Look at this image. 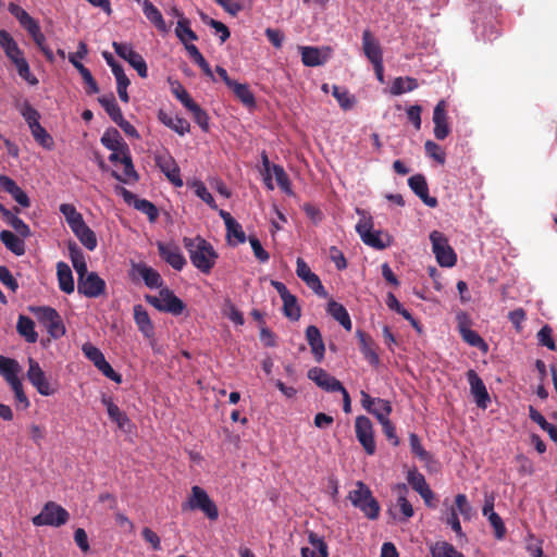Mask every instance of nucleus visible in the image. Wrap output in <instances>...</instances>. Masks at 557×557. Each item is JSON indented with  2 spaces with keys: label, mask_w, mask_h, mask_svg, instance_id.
I'll return each instance as SVG.
<instances>
[{
  "label": "nucleus",
  "mask_w": 557,
  "mask_h": 557,
  "mask_svg": "<svg viewBox=\"0 0 557 557\" xmlns=\"http://www.w3.org/2000/svg\"><path fill=\"white\" fill-rule=\"evenodd\" d=\"M183 245L189 255L193 265L205 274H209L219 258L213 246L201 236L184 237Z\"/></svg>",
  "instance_id": "nucleus-1"
},
{
  "label": "nucleus",
  "mask_w": 557,
  "mask_h": 557,
  "mask_svg": "<svg viewBox=\"0 0 557 557\" xmlns=\"http://www.w3.org/2000/svg\"><path fill=\"white\" fill-rule=\"evenodd\" d=\"M21 371L22 368L17 360L0 355V375L10 385L16 401L22 404L23 408L26 409L30 404L24 393L22 381L18 377Z\"/></svg>",
  "instance_id": "nucleus-2"
},
{
  "label": "nucleus",
  "mask_w": 557,
  "mask_h": 557,
  "mask_svg": "<svg viewBox=\"0 0 557 557\" xmlns=\"http://www.w3.org/2000/svg\"><path fill=\"white\" fill-rule=\"evenodd\" d=\"M348 499L354 507L358 508L368 519L375 520L380 516V504L373 497L371 490L362 481L356 483V488L349 491Z\"/></svg>",
  "instance_id": "nucleus-3"
},
{
  "label": "nucleus",
  "mask_w": 557,
  "mask_h": 557,
  "mask_svg": "<svg viewBox=\"0 0 557 557\" xmlns=\"http://www.w3.org/2000/svg\"><path fill=\"white\" fill-rule=\"evenodd\" d=\"M182 510H200L210 520H216L219 517L216 505L209 497L208 493L198 485L191 487L190 496L187 502L182 504Z\"/></svg>",
  "instance_id": "nucleus-4"
},
{
  "label": "nucleus",
  "mask_w": 557,
  "mask_h": 557,
  "mask_svg": "<svg viewBox=\"0 0 557 557\" xmlns=\"http://www.w3.org/2000/svg\"><path fill=\"white\" fill-rule=\"evenodd\" d=\"M145 300L161 312H169L173 315L183 313L186 305L168 287L161 288L159 296L146 295Z\"/></svg>",
  "instance_id": "nucleus-5"
},
{
  "label": "nucleus",
  "mask_w": 557,
  "mask_h": 557,
  "mask_svg": "<svg viewBox=\"0 0 557 557\" xmlns=\"http://www.w3.org/2000/svg\"><path fill=\"white\" fill-rule=\"evenodd\" d=\"M70 519V513L65 508L54 502H48L44 505L41 511L33 517L32 522L36 527L50 525L61 527Z\"/></svg>",
  "instance_id": "nucleus-6"
},
{
  "label": "nucleus",
  "mask_w": 557,
  "mask_h": 557,
  "mask_svg": "<svg viewBox=\"0 0 557 557\" xmlns=\"http://www.w3.org/2000/svg\"><path fill=\"white\" fill-rule=\"evenodd\" d=\"M26 376L29 383L42 396L54 395L59 389L58 383L50 382L38 361L33 358H28V370Z\"/></svg>",
  "instance_id": "nucleus-7"
},
{
  "label": "nucleus",
  "mask_w": 557,
  "mask_h": 557,
  "mask_svg": "<svg viewBox=\"0 0 557 557\" xmlns=\"http://www.w3.org/2000/svg\"><path fill=\"white\" fill-rule=\"evenodd\" d=\"M432 243V251L441 267H454L457 262V255L448 244L447 237L438 231H433L430 234Z\"/></svg>",
  "instance_id": "nucleus-8"
},
{
  "label": "nucleus",
  "mask_w": 557,
  "mask_h": 557,
  "mask_svg": "<svg viewBox=\"0 0 557 557\" xmlns=\"http://www.w3.org/2000/svg\"><path fill=\"white\" fill-rule=\"evenodd\" d=\"M87 54V45L84 41H79L76 52L70 53L69 61L82 75V78L86 84V94L94 95L99 92V86L96 79L92 77L90 71L79 61V59L86 58Z\"/></svg>",
  "instance_id": "nucleus-9"
},
{
  "label": "nucleus",
  "mask_w": 557,
  "mask_h": 557,
  "mask_svg": "<svg viewBox=\"0 0 557 557\" xmlns=\"http://www.w3.org/2000/svg\"><path fill=\"white\" fill-rule=\"evenodd\" d=\"M84 356L94 363V366L108 379L115 383L122 382V375L113 370L110 363L106 360L102 351L90 343H85L82 346Z\"/></svg>",
  "instance_id": "nucleus-10"
},
{
  "label": "nucleus",
  "mask_w": 557,
  "mask_h": 557,
  "mask_svg": "<svg viewBox=\"0 0 557 557\" xmlns=\"http://www.w3.org/2000/svg\"><path fill=\"white\" fill-rule=\"evenodd\" d=\"M114 190L123 197L127 205H133L135 209L146 214L151 223L158 220L159 210L151 201L137 198L135 194L121 185L115 186Z\"/></svg>",
  "instance_id": "nucleus-11"
},
{
  "label": "nucleus",
  "mask_w": 557,
  "mask_h": 557,
  "mask_svg": "<svg viewBox=\"0 0 557 557\" xmlns=\"http://www.w3.org/2000/svg\"><path fill=\"white\" fill-rule=\"evenodd\" d=\"M115 53L127 61L132 67H134L141 78L148 76V67L145 59L133 47L128 44L116 42L112 44Z\"/></svg>",
  "instance_id": "nucleus-12"
},
{
  "label": "nucleus",
  "mask_w": 557,
  "mask_h": 557,
  "mask_svg": "<svg viewBox=\"0 0 557 557\" xmlns=\"http://www.w3.org/2000/svg\"><path fill=\"white\" fill-rule=\"evenodd\" d=\"M356 437L368 455H374L376 445L374 441L373 425L366 416H359L355 421Z\"/></svg>",
  "instance_id": "nucleus-13"
},
{
  "label": "nucleus",
  "mask_w": 557,
  "mask_h": 557,
  "mask_svg": "<svg viewBox=\"0 0 557 557\" xmlns=\"http://www.w3.org/2000/svg\"><path fill=\"white\" fill-rule=\"evenodd\" d=\"M154 161L160 171L165 177L175 186L182 187L183 180L181 178V170L175 159L168 152L157 153Z\"/></svg>",
  "instance_id": "nucleus-14"
},
{
  "label": "nucleus",
  "mask_w": 557,
  "mask_h": 557,
  "mask_svg": "<svg viewBox=\"0 0 557 557\" xmlns=\"http://www.w3.org/2000/svg\"><path fill=\"white\" fill-rule=\"evenodd\" d=\"M107 284L98 273L90 272L88 276L77 280V292L88 298H98L104 295Z\"/></svg>",
  "instance_id": "nucleus-15"
},
{
  "label": "nucleus",
  "mask_w": 557,
  "mask_h": 557,
  "mask_svg": "<svg viewBox=\"0 0 557 557\" xmlns=\"http://www.w3.org/2000/svg\"><path fill=\"white\" fill-rule=\"evenodd\" d=\"M466 375L468 383L470 385V392L474 397L476 406L479 408L486 409L491 401V398L484 382L472 369L468 370Z\"/></svg>",
  "instance_id": "nucleus-16"
},
{
  "label": "nucleus",
  "mask_w": 557,
  "mask_h": 557,
  "mask_svg": "<svg viewBox=\"0 0 557 557\" xmlns=\"http://www.w3.org/2000/svg\"><path fill=\"white\" fill-rule=\"evenodd\" d=\"M296 264V273L298 277H300L318 296L326 297L327 294L321 283V280L315 273L311 272L304 259L298 258Z\"/></svg>",
  "instance_id": "nucleus-17"
},
{
  "label": "nucleus",
  "mask_w": 557,
  "mask_h": 557,
  "mask_svg": "<svg viewBox=\"0 0 557 557\" xmlns=\"http://www.w3.org/2000/svg\"><path fill=\"white\" fill-rule=\"evenodd\" d=\"M157 246L160 257L173 269L181 271L186 265V259L178 246L162 242H158Z\"/></svg>",
  "instance_id": "nucleus-18"
},
{
  "label": "nucleus",
  "mask_w": 557,
  "mask_h": 557,
  "mask_svg": "<svg viewBox=\"0 0 557 557\" xmlns=\"http://www.w3.org/2000/svg\"><path fill=\"white\" fill-rule=\"evenodd\" d=\"M447 103L445 100H441L434 108L433 111V123H434V136L438 140H444L450 133L447 117Z\"/></svg>",
  "instance_id": "nucleus-19"
},
{
  "label": "nucleus",
  "mask_w": 557,
  "mask_h": 557,
  "mask_svg": "<svg viewBox=\"0 0 557 557\" xmlns=\"http://www.w3.org/2000/svg\"><path fill=\"white\" fill-rule=\"evenodd\" d=\"M410 189L430 208H435L438 201L429 195V186L424 175L414 174L408 178Z\"/></svg>",
  "instance_id": "nucleus-20"
},
{
  "label": "nucleus",
  "mask_w": 557,
  "mask_h": 557,
  "mask_svg": "<svg viewBox=\"0 0 557 557\" xmlns=\"http://www.w3.org/2000/svg\"><path fill=\"white\" fill-rule=\"evenodd\" d=\"M308 377L326 392L334 393L338 389H343V384L322 368L314 367L310 369L308 371Z\"/></svg>",
  "instance_id": "nucleus-21"
},
{
  "label": "nucleus",
  "mask_w": 557,
  "mask_h": 557,
  "mask_svg": "<svg viewBox=\"0 0 557 557\" xmlns=\"http://www.w3.org/2000/svg\"><path fill=\"white\" fill-rule=\"evenodd\" d=\"M0 187L3 191L11 195V197L23 208H28L30 206V200L27 194L11 177L0 174Z\"/></svg>",
  "instance_id": "nucleus-22"
},
{
  "label": "nucleus",
  "mask_w": 557,
  "mask_h": 557,
  "mask_svg": "<svg viewBox=\"0 0 557 557\" xmlns=\"http://www.w3.org/2000/svg\"><path fill=\"white\" fill-rule=\"evenodd\" d=\"M356 336L359 341L360 350L366 360L372 366L380 363V357L376 352V344L373 338L362 330H357Z\"/></svg>",
  "instance_id": "nucleus-23"
},
{
  "label": "nucleus",
  "mask_w": 557,
  "mask_h": 557,
  "mask_svg": "<svg viewBox=\"0 0 557 557\" xmlns=\"http://www.w3.org/2000/svg\"><path fill=\"white\" fill-rule=\"evenodd\" d=\"M362 50L370 62L383 59L381 45L369 29H364L362 33Z\"/></svg>",
  "instance_id": "nucleus-24"
},
{
  "label": "nucleus",
  "mask_w": 557,
  "mask_h": 557,
  "mask_svg": "<svg viewBox=\"0 0 557 557\" xmlns=\"http://www.w3.org/2000/svg\"><path fill=\"white\" fill-rule=\"evenodd\" d=\"M306 339L315 361L321 362L324 358L325 346L320 330L315 325H309L306 330Z\"/></svg>",
  "instance_id": "nucleus-25"
},
{
  "label": "nucleus",
  "mask_w": 557,
  "mask_h": 557,
  "mask_svg": "<svg viewBox=\"0 0 557 557\" xmlns=\"http://www.w3.org/2000/svg\"><path fill=\"white\" fill-rule=\"evenodd\" d=\"M67 249L73 268L78 276L77 280L88 276L90 272H88L85 256L78 245L75 242H69Z\"/></svg>",
  "instance_id": "nucleus-26"
},
{
  "label": "nucleus",
  "mask_w": 557,
  "mask_h": 557,
  "mask_svg": "<svg viewBox=\"0 0 557 557\" xmlns=\"http://www.w3.org/2000/svg\"><path fill=\"white\" fill-rule=\"evenodd\" d=\"M133 311L134 320L138 330L145 337L152 338L154 336V326L147 310L143 305H135Z\"/></svg>",
  "instance_id": "nucleus-27"
},
{
  "label": "nucleus",
  "mask_w": 557,
  "mask_h": 557,
  "mask_svg": "<svg viewBox=\"0 0 557 557\" xmlns=\"http://www.w3.org/2000/svg\"><path fill=\"white\" fill-rule=\"evenodd\" d=\"M101 403L106 406L110 420L116 423L120 430L125 431L126 426L131 424V420L125 412H123L112 400L111 397L102 396Z\"/></svg>",
  "instance_id": "nucleus-28"
},
{
  "label": "nucleus",
  "mask_w": 557,
  "mask_h": 557,
  "mask_svg": "<svg viewBox=\"0 0 557 557\" xmlns=\"http://www.w3.org/2000/svg\"><path fill=\"white\" fill-rule=\"evenodd\" d=\"M158 119L162 124L177 133L180 136H184L190 129L188 121L178 115H172L160 110L158 113Z\"/></svg>",
  "instance_id": "nucleus-29"
},
{
  "label": "nucleus",
  "mask_w": 557,
  "mask_h": 557,
  "mask_svg": "<svg viewBox=\"0 0 557 557\" xmlns=\"http://www.w3.org/2000/svg\"><path fill=\"white\" fill-rule=\"evenodd\" d=\"M57 277L59 288L65 294H72L75 289L74 277L67 263L59 261L57 263Z\"/></svg>",
  "instance_id": "nucleus-30"
},
{
  "label": "nucleus",
  "mask_w": 557,
  "mask_h": 557,
  "mask_svg": "<svg viewBox=\"0 0 557 557\" xmlns=\"http://www.w3.org/2000/svg\"><path fill=\"white\" fill-rule=\"evenodd\" d=\"M136 272L141 276L145 284L149 288H159L163 285V280L160 273L146 263H138L134 265Z\"/></svg>",
  "instance_id": "nucleus-31"
},
{
  "label": "nucleus",
  "mask_w": 557,
  "mask_h": 557,
  "mask_svg": "<svg viewBox=\"0 0 557 557\" xmlns=\"http://www.w3.org/2000/svg\"><path fill=\"white\" fill-rule=\"evenodd\" d=\"M72 232L79 239L82 245L92 251L97 248L98 240L95 232L83 221L77 226H73Z\"/></svg>",
  "instance_id": "nucleus-32"
},
{
  "label": "nucleus",
  "mask_w": 557,
  "mask_h": 557,
  "mask_svg": "<svg viewBox=\"0 0 557 557\" xmlns=\"http://www.w3.org/2000/svg\"><path fill=\"white\" fill-rule=\"evenodd\" d=\"M121 163L124 166V175L123 177L121 174H119L116 171H112L111 175L123 183H127L128 181L137 182L139 178L138 173L136 172L133 160L129 153V149L122 152Z\"/></svg>",
  "instance_id": "nucleus-33"
},
{
  "label": "nucleus",
  "mask_w": 557,
  "mask_h": 557,
  "mask_svg": "<svg viewBox=\"0 0 557 557\" xmlns=\"http://www.w3.org/2000/svg\"><path fill=\"white\" fill-rule=\"evenodd\" d=\"M301 53V62L305 66H320L323 65L327 57L321 53V50L317 47H299Z\"/></svg>",
  "instance_id": "nucleus-34"
},
{
  "label": "nucleus",
  "mask_w": 557,
  "mask_h": 557,
  "mask_svg": "<svg viewBox=\"0 0 557 557\" xmlns=\"http://www.w3.org/2000/svg\"><path fill=\"white\" fill-rule=\"evenodd\" d=\"M308 539L313 548L302 547L301 557H329L327 545L321 537L311 532Z\"/></svg>",
  "instance_id": "nucleus-35"
},
{
  "label": "nucleus",
  "mask_w": 557,
  "mask_h": 557,
  "mask_svg": "<svg viewBox=\"0 0 557 557\" xmlns=\"http://www.w3.org/2000/svg\"><path fill=\"white\" fill-rule=\"evenodd\" d=\"M101 144L111 151L128 150L127 144L115 128L108 129L101 137Z\"/></svg>",
  "instance_id": "nucleus-36"
},
{
  "label": "nucleus",
  "mask_w": 557,
  "mask_h": 557,
  "mask_svg": "<svg viewBox=\"0 0 557 557\" xmlns=\"http://www.w3.org/2000/svg\"><path fill=\"white\" fill-rule=\"evenodd\" d=\"M143 12L147 20L150 21L160 32H169V27L166 26L161 12L149 0L143 1Z\"/></svg>",
  "instance_id": "nucleus-37"
},
{
  "label": "nucleus",
  "mask_w": 557,
  "mask_h": 557,
  "mask_svg": "<svg viewBox=\"0 0 557 557\" xmlns=\"http://www.w3.org/2000/svg\"><path fill=\"white\" fill-rule=\"evenodd\" d=\"M0 240L16 256H23L25 253V243L22 238L16 236L13 232L3 230L0 233Z\"/></svg>",
  "instance_id": "nucleus-38"
},
{
  "label": "nucleus",
  "mask_w": 557,
  "mask_h": 557,
  "mask_svg": "<svg viewBox=\"0 0 557 557\" xmlns=\"http://www.w3.org/2000/svg\"><path fill=\"white\" fill-rule=\"evenodd\" d=\"M327 312L346 330V331H350L351 327H352V323H351V320H350V317L348 314V311L346 310V308L335 301V300H331L329 304H327Z\"/></svg>",
  "instance_id": "nucleus-39"
},
{
  "label": "nucleus",
  "mask_w": 557,
  "mask_h": 557,
  "mask_svg": "<svg viewBox=\"0 0 557 557\" xmlns=\"http://www.w3.org/2000/svg\"><path fill=\"white\" fill-rule=\"evenodd\" d=\"M459 332L462 339L472 347H475L482 351H487L488 346L485 341L478 334V332L469 329L463 322H459Z\"/></svg>",
  "instance_id": "nucleus-40"
},
{
  "label": "nucleus",
  "mask_w": 557,
  "mask_h": 557,
  "mask_svg": "<svg viewBox=\"0 0 557 557\" xmlns=\"http://www.w3.org/2000/svg\"><path fill=\"white\" fill-rule=\"evenodd\" d=\"M16 330L27 343L34 344L37 342L38 334L35 331V323L30 318L21 314L17 320Z\"/></svg>",
  "instance_id": "nucleus-41"
},
{
  "label": "nucleus",
  "mask_w": 557,
  "mask_h": 557,
  "mask_svg": "<svg viewBox=\"0 0 557 557\" xmlns=\"http://www.w3.org/2000/svg\"><path fill=\"white\" fill-rule=\"evenodd\" d=\"M98 102L114 123H116L119 120H122L123 113L121 111V108L116 103L113 94L103 95L99 97Z\"/></svg>",
  "instance_id": "nucleus-42"
},
{
  "label": "nucleus",
  "mask_w": 557,
  "mask_h": 557,
  "mask_svg": "<svg viewBox=\"0 0 557 557\" xmlns=\"http://www.w3.org/2000/svg\"><path fill=\"white\" fill-rule=\"evenodd\" d=\"M236 98L246 107H255L256 106V99L253 94L251 92L249 86L247 84H240L236 81L233 82V84L228 87Z\"/></svg>",
  "instance_id": "nucleus-43"
},
{
  "label": "nucleus",
  "mask_w": 557,
  "mask_h": 557,
  "mask_svg": "<svg viewBox=\"0 0 557 557\" xmlns=\"http://www.w3.org/2000/svg\"><path fill=\"white\" fill-rule=\"evenodd\" d=\"M418 86V81L414 77H396L392 83L389 91L394 96H399L417 89Z\"/></svg>",
  "instance_id": "nucleus-44"
},
{
  "label": "nucleus",
  "mask_w": 557,
  "mask_h": 557,
  "mask_svg": "<svg viewBox=\"0 0 557 557\" xmlns=\"http://www.w3.org/2000/svg\"><path fill=\"white\" fill-rule=\"evenodd\" d=\"M393 490L398 494L397 505L399 506L400 511L404 515V520H408L414 513L412 505L406 497L408 488L406 484L398 483L393 487Z\"/></svg>",
  "instance_id": "nucleus-45"
},
{
  "label": "nucleus",
  "mask_w": 557,
  "mask_h": 557,
  "mask_svg": "<svg viewBox=\"0 0 557 557\" xmlns=\"http://www.w3.org/2000/svg\"><path fill=\"white\" fill-rule=\"evenodd\" d=\"M9 12L20 22L21 26L29 30L38 22L33 18L23 8L11 2L8 7Z\"/></svg>",
  "instance_id": "nucleus-46"
},
{
  "label": "nucleus",
  "mask_w": 557,
  "mask_h": 557,
  "mask_svg": "<svg viewBox=\"0 0 557 557\" xmlns=\"http://www.w3.org/2000/svg\"><path fill=\"white\" fill-rule=\"evenodd\" d=\"M186 50L189 57L194 60V62L202 70L203 74L209 78L214 79V75L210 67V64L203 58L199 49L194 44H189L186 45Z\"/></svg>",
  "instance_id": "nucleus-47"
},
{
  "label": "nucleus",
  "mask_w": 557,
  "mask_h": 557,
  "mask_svg": "<svg viewBox=\"0 0 557 557\" xmlns=\"http://www.w3.org/2000/svg\"><path fill=\"white\" fill-rule=\"evenodd\" d=\"M175 34L185 46L188 45L187 40H198L197 34L190 28V21L186 17H182L177 21Z\"/></svg>",
  "instance_id": "nucleus-48"
},
{
  "label": "nucleus",
  "mask_w": 557,
  "mask_h": 557,
  "mask_svg": "<svg viewBox=\"0 0 557 557\" xmlns=\"http://www.w3.org/2000/svg\"><path fill=\"white\" fill-rule=\"evenodd\" d=\"M36 143L47 150H51L54 147L52 136L46 131L41 124H37L29 128Z\"/></svg>",
  "instance_id": "nucleus-49"
},
{
  "label": "nucleus",
  "mask_w": 557,
  "mask_h": 557,
  "mask_svg": "<svg viewBox=\"0 0 557 557\" xmlns=\"http://www.w3.org/2000/svg\"><path fill=\"white\" fill-rule=\"evenodd\" d=\"M432 557H465L451 544L447 542H436L431 546Z\"/></svg>",
  "instance_id": "nucleus-50"
},
{
  "label": "nucleus",
  "mask_w": 557,
  "mask_h": 557,
  "mask_svg": "<svg viewBox=\"0 0 557 557\" xmlns=\"http://www.w3.org/2000/svg\"><path fill=\"white\" fill-rule=\"evenodd\" d=\"M332 95L343 110H350L356 103L355 97L347 89H342L337 85H333Z\"/></svg>",
  "instance_id": "nucleus-51"
},
{
  "label": "nucleus",
  "mask_w": 557,
  "mask_h": 557,
  "mask_svg": "<svg viewBox=\"0 0 557 557\" xmlns=\"http://www.w3.org/2000/svg\"><path fill=\"white\" fill-rule=\"evenodd\" d=\"M60 212L64 215L71 230L73 228V225L75 227L84 221L83 215L71 203H62L60 206Z\"/></svg>",
  "instance_id": "nucleus-52"
},
{
  "label": "nucleus",
  "mask_w": 557,
  "mask_h": 557,
  "mask_svg": "<svg viewBox=\"0 0 557 557\" xmlns=\"http://www.w3.org/2000/svg\"><path fill=\"white\" fill-rule=\"evenodd\" d=\"M30 311L35 314L39 323H41L44 326L51 322L54 318L60 315L54 308L46 306L30 307Z\"/></svg>",
  "instance_id": "nucleus-53"
},
{
  "label": "nucleus",
  "mask_w": 557,
  "mask_h": 557,
  "mask_svg": "<svg viewBox=\"0 0 557 557\" xmlns=\"http://www.w3.org/2000/svg\"><path fill=\"white\" fill-rule=\"evenodd\" d=\"M284 314L293 320L297 321L300 318V308L297 304V298L293 294L282 299Z\"/></svg>",
  "instance_id": "nucleus-54"
},
{
  "label": "nucleus",
  "mask_w": 557,
  "mask_h": 557,
  "mask_svg": "<svg viewBox=\"0 0 557 557\" xmlns=\"http://www.w3.org/2000/svg\"><path fill=\"white\" fill-rule=\"evenodd\" d=\"M392 412V405L388 400L383 398H376L375 405L371 410V414H373L379 422L388 420V416Z\"/></svg>",
  "instance_id": "nucleus-55"
},
{
  "label": "nucleus",
  "mask_w": 557,
  "mask_h": 557,
  "mask_svg": "<svg viewBox=\"0 0 557 557\" xmlns=\"http://www.w3.org/2000/svg\"><path fill=\"white\" fill-rule=\"evenodd\" d=\"M409 445L411 453L422 461H429L431 454L426 451L420 441V437L416 433L409 434Z\"/></svg>",
  "instance_id": "nucleus-56"
},
{
  "label": "nucleus",
  "mask_w": 557,
  "mask_h": 557,
  "mask_svg": "<svg viewBox=\"0 0 557 557\" xmlns=\"http://www.w3.org/2000/svg\"><path fill=\"white\" fill-rule=\"evenodd\" d=\"M273 175L276 180L278 187L286 194H292L290 181L288 175L286 174L284 168L280 164H273L272 166Z\"/></svg>",
  "instance_id": "nucleus-57"
},
{
  "label": "nucleus",
  "mask_w": 557,
  "mask_h": 557,
  "mask_svg": "<svg viewBox=\"0 0 557 557\" xmlns=\"http://www.w3.org/2000/svg\"><path fill=\"white\" fill-rule=\"evenodd\" d=\"M407 481L417 493L422 492L425 487L429 486L424 475L420 473L416 468L408 471Z\"/></svg>",
  "instance_id": "nucleus-58"
},
{
  "label": "nucleus",
  "mask_w": 557,
  "mask_h": 557,
  "mask_svg": "<svg viewBox=\"0 0 557 557\" xmlns=\"http://www.w3.org/2000/svg\"><path fill=\"white\" fill-rule=\"evenodd\" d=\"M193 113L194 121L199 125L203 132L209 131V116L205 110L200 108L198 103H194L187 109Z\"/></svg>",
  "instance_id": "nucleus-59"
},
{
  "label": "nucleus",
  "mask_w": 557,
  "mask_h": 557,
  "mask_svg": "<svg viewBox=\"0 0 557 557\" xmlns=\"http://www.w3.org/2000/svg\"><path fill=\"white\" fill-rule=\"evenodd\" d=\"M424 149L428 157L434 159L440 164L445 163L446 154L440 145L432 140H426L424 144Z\"/></svg>",
  "instance_id": "nucleus-60"
},
{
  "label": "nucleus",
  "mask_w": 557,
  "mask_h": 557,
  "mask_svg": "<svg viewBox=\"0 0 557 557\" xmlns=\"http://www.w3.org/2000/svg\"><path fill=\"white\" fill-rule=\"evenodd\" d=\"M21 114L26 121L29 128L39 124L40 114L30 103L25 102L23 104L21 109Z\"/></svg>",
  "instance_id": "nucleus-61"
},
{
  "label": "nucleus",
  "mask_w": 557,
  "mask_h": 557,
  "mask_svg": "<svg viewBox=\"0 0 557 557\" xmlns=\"http://www.w3.org/2000/svg\"><path fill=\"white\" fill-rule=\"evenodd\" d=\"M195 187V194L203 201L206 202L211 209H216L218 206L215 203V200L211 193L207 189L205 184L200 181L196 182L194 184Z\"/></svg>",
  "instance_id": "nucleus-62"
},
{
  "label": "nucleus",
  "mask_w": 557,
  "mask_h": 557,
  "mask_svg": "<svg viewBox=\"0 0 557 557\" xmlns=\"http://www.w3.org/2000/svg\"><path fill=\"white\" fill-rule=\"evenodd\" d=\"M45 327L49 335L54 339H58L65 334V326L61 315L54 318L51 322L45 325Z\"/></svg>",
  "instance_id": "nucleus-63"
},
{
  "label": "nucleus",
  "mask_w": 557,
  "mask_h": 557,
  "mask_svg": "<svg viewBox=\"0 0 557 557\" xmlns=\"http://www.w3.org/2000/svg\"><path fill=\"white\" fill-rule=\"evenodd\" d=\"M381 235L382 233L380 231H372L369 234H364L361 239L366 245L370 247L375 249H384L388 246V244L383 242Z\"/></svg>",
  "instance_id": "nucleus-64"
}]
</instances>
